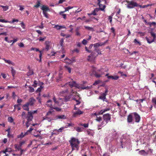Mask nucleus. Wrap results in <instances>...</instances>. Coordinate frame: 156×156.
<instances>
[{"mask_svg": "<svg viewBox=\"0 0 156 156\" xmlns=\"http://www.w3.org/2000/svg\"><path fill=\"white\" fill-rule=\"evenodd\" d=\"M120 142L122 148L126 147L127 149V150H131L132 145L129 136L126 134L123 135L120 139Z\"/></svg>", "mask_w": 156, "mask_h": 156, "instance_id": "nucleus-1", "label": "nucleus"}, {"mask_svg": "<svg viewBox=\"0 0 156 156\" xmlns=\"http://www.w3.org/2000/svg\"><path fill=\"white\" fill-rule=\"evenodd\" d=\"M72 80H73L72 79ZM62 87H65L66 88H67V89L65 90L62 91L60 92V94L61 95H63L65 93H67L68 91V88L69 87L71 88L74 87L79 89L81 88L82 89H87V87H81L80 86L79 84H77L75 81L73 80H72V82H69L66 83L64 85H62Z\"/></svg>", "mask_w": 156, "mask_h": 156, "instance_id": "nucleus-2", "label": "nucleus"}, {"mask_svg": "<svg viewBox=\"0 0 156 156\" xmlns=\"http://www.w3.org/2000/svg\"><path fill=\"white\" fill-rule=\"evenodd\" d=\"M140 119V116L136 113L134 112L129 114L127 116V121L129 123L133 124L135 122L139 123Z\"/></svg>", "mask_w": 156, "mask_h": 156, "instance_id": "nucleus-3", "label": "nucleus"}, {"mask_svg": "<svg viewBox=\"0 0 156 156\" xmlns=\"http://www.w3.org/2000/svg\"><path fill=\"white\" fill-rule=\"evenodd\" d=\"M69 142L73 151L76 150L77 151L78 150L80 142L78 139L72 137L71 140L69 141Z\"/></svg>", "mask_w": 156, "mask_h": 156, "instance_id": "nucleus-4", "label": "nucleus"}, {"mask_svg": "<svg viewBox=\"0 0 156 156\" xmlns=\"http://www.w3.org/2000/svg\"><path fill=\"white\" fill-rule=\"evenodd\" d=\"M98 56V54H96L95 52H92L90 55L88 56L87 60L88 61L94 63L95 62V58Z\"/></svg>", "mask_w": 156, "mask_h": 156, "instance_id": "nucleus-5", "label": "nucleus"}, {"mask_svg": "<svg viewBox=\"0 0 156 156\" xmlns=\"http://www.w3.org/2000/svg\"><path fill=\"white\" fill-rule=\"evenodd\" d=\"M33 118V116L31 113V112H28L27 113V115L26 117L27 121L26 123L27 128H28L30 126V124L29 122L32 120Z\"/></svg>", "mask_w": 156, "mask_h": 156, "instance_id": "nucleus-6", "label": "nucleus"}, {"mask_svg": "<svg viewBox=\"0 0 156 156\" xmlns=\"http://www.w3.org/2000/svg\"><path fill=\"white\" fill-rule=\"evenodd\" d=\"M128 4L127 5V7L129 9L134 8L135 7L139 6V5L137 3L133 1H127Z\"/></svg>", "mask_w": 156, "mask_h": 156, "instance_id": "nucleus-7", "label": "nucleus"}, {"mask_svg": "<svg viewBox=\"0 0 156 156\" xmlns=\"http://www.w3.org/2000/svg\"><path fill=\"white\" fill-rule=\"evenodd\" d=\"M76 95H77V92L72 90L70 94L68 96H66L64 98V99L66 101H67L70 100L71 97L73 96V98Z\"/></svg>", "mask_w": 156, "mask_h": 156, "instance_id": "nucleus-8", "label": "nucleus"}, {"mask_svg": "<svg viewBox=\"0 0 156 156\" xmlns=\"http://www.w3.org/2000/svg\"><path fill=\"white\" fill-rule=\"evenodd\" d=\"M108 92V88H106L105 92L101 94V96L99 97V99H101L103 101H105V100L106 99V96L107 95V93Z\"/></svg>", "mask_w": 156, "mask_h": 156, "instance_id": "nucleus-9", "label": "nucleus"}, {"mask_svg": "<svg viewBox=\"0 0 156 156\" xmlns=\"http://www.w3.org/2000/svg\"><path fill=\"white\" fill-rule=\"evenodd\" d=\"M104 121L107 123L111 119V117L110 115L108 114H106L103 115Z\"/></svg>", "mask_w": 156, "mask_h": 156, "instance_id": "nucleus-10", "label": "nucleus"}, {"mask_svg": "<svg viewBox=\"0 0 156 156\" xmlns=\"http://www.w3.org/2000/svg\"><path fill=\"white\" fill-rule=\"evenodd\" d=\"M110 109L108 108H105L103 110H102L98 112H96L94 114V115H95L96 116L100 115H102L105 112L109 111Z\"/></svg>", "mask_w": 156, "mask_h": 156, "instance_id": "nucleus-11", "label": "nucleus"}, {"mask_svg": "<svg viewBox=\"0 0 156 156\" xmlns=\"http://www.w3.org/2000/svg\"><path fill=\"white\" fill-rule=\"evenodd\" d=\"M35 101L36 100L33 97H31L29 99L28 101L26 103L28 104V105L29 106H31L34 105Z\"/></svg>", "mask_w": 156, "mask_h": 156, "instance_id": "nucleus-12", "label": "nucleus"}, {"mask_svg": "<svg viewBox=\"0 0 156 156\" xmlns=\"http://www.w3.org/2000/svg\"><path fill=\"white\" fill-rule=\"evenodd\" d=\"M80 97L78 94L77 93V95H76V96L74 97L73 98V99L75 100L76 101V104H75L76 105H79L80 103Z\"/></svg>", "mask_w": 156, "mask_h": 156, "instance_id": "nucleus-13", "label": "nucleus"}, {"mask_svg": "<svg viewBox=\"0 0 156 156\" xmlns=\"http://www.w3.org/2000/svg\"><path fill=\"white\" fill-rule=\"evenodd\" d=\"M83 112L81 111L79 109H78V110H77V111L75 112H73V116L74 117L76 116V115H80L83 114Z\"/></svg>", "mask_w": 156, "mask_h": 156, "instance_id": "nucleus-14", "label": "nucleus"}, {"mask_svg": "<svg viewBox=\"0 0 156 156\" xmlns=\"http://www.w3.org/2000/svg\"><path fill=\"white\" fill-rule=\"evenodd\" d=\"M98 71L100 73H98L97 72H94V75L96 77L99 78L104 73L103 72H102L101 70H99Z\"/></svg>", "mask_w": 156, "mask_h": 156, "instance_id": "nucleus-15", "label": "nucleus"}, {"mask_svg": "<svg viewBox=\"0 0 156 156\" xmlns=\"http://www.w3.org/2000/svg\"><path fill=\"white\" fill-rule=\"evenodd\" d=\"M52 103V101L49 100L47 101V104H46L48 107H50L51 110H52V108L53 107Z\"/></svg>", "mask_w": 156, "mask_h": 156, "instance_id": "nucleus-16", "label": "nucleus"}, {"mask_svg": "<svg viewBox=\"0 0 156 156\" xmlns=\"http://www.w3.org/2000/svg\"><path fill=\"white\" fill-rule=\"evenodd\" d=\"M41 9L43 10V12H47V11H49V9L48 8V7L45 5H43L41 8Z\"/></svg>", "mask_w": 156, "mask_h": 156, "instance_id": "nucleus-17", "label": "nucleus"}, {"mask_svg": "<svg viewBox=\"0 0 156 156\" xmlns=\"http://www.w3.org/2000/svg\"><path fill=\"white\" fill-rule=\"evenodd\" d=\"M139 154L141 155L146 156L148 154V153L144 150H142L139 152Z\"/></svg>", "mask_w": 156, "mask_h": 156, "instance_id": "nucleus-18", "label": "nucleus"}, {"mask_svg": "<svg viewBox=\"0 0 156 156\" xmlns=\"http://www.w3.org/2000/svg\"><path fill=\"white\" fill-rule=\"evenodd\" d=\"M2 59L3 60L5 61V62L9 64H11L13 66L14 65V63L10 60H6L4 58H2Z\"/></svg>", "mask_w": 156, "mask_h": 156, "instance_id": "nucleus-19", "label": "nucleus"}, {"mask_svg": "<svg viewBox=\"0 0 156 156\" xmlns=\"http://www.w3.org/2000/svg\"><path fill=\"white\" fill-rule=\"evenodd\" d=\"M34 49H36V51H39V52L40 53V54L39 55V57L40 58H41V56L42 55V54L41 51H40L38 48H31L30 50H33Z\"/></svg>", "mask_w": 156, "mask_h": 156, "instance_id": "nucleus-20", "label": "nucleus"}, {"mask_svg": "<svg viewBox=\"0 0 156 156\" xmlns=\"http://www.w3.org/2000/svg\"><path fill=\"white\" fill-rule=\"evenodd\" d=\"M66 119V117L64 115H58L56 116L55 119Z\"/></svg>", "mask_w": 156, "mask_h": 156, "instance_id": "nucleus-21", "label": "nucleus"}, {"mask_svg": "<svg viewBox=\"0 0 156 156\" xmlns=\"http://www.w3.org/2000/svg\"><path fill=\"white\" fill-rule=\"evenodd\" d=\"M29 106L28 105V104L26 103L23 105V108L24 110L27 111H29Z\"/></svg>", "mask_w": 156, "mask_h": 156, "instance_id": "nucleus-22", "label": "nucleus"}, {"mask_svg": "<svg viewBox=\"0 0 156 156\" xmlns=\"http://www.w3.org/2000/svg\"><path fill=\"white\" fill-rule=\"evenodd\" d=\"M107 124L106 122L105 123V122L103 121L100 124L98 125V129H101L102 127H103Z\"/></svg>", "mask_w": 156, "mask_h": 156, "instance_id": "nucleus-23", "label": "nucleus"}, {"mask_svg": "<svg viewBox=\"0 0 156 156\" xmlns=\"http://www.w3.org/2000/svg\"><path fill=\"white\" fill-rule=\"evenodd\" d=\"M145 39H146L147 42L149 44H151L154 42V41L153 40V39H152L150 37H146Z\"/></svg>", "mask_w": 156, "mask_h": 156, "instance_id": "nucleus-24", "label": "nucleus"}, {"mask_svg": "<svg viewBox=\"0 0 156 156\" xmlns=\"http://www.w3.org/2000/svg\"><path fill=\"white\" fill-rule=\"evenodd\" d=\"M98 5L99 7V9H98L99 10L100 9L101 11H104L105 8V5H102L101 3L100 4L98 3Z\"/></svg>", "mask_w": 156, "mask_h": 156, "instance_id": "nucleus-25", "label": "nucleus"}, {"mask_svg": "<svg viewBox=\"0 0 156 156\" xmlns=\"http://www.w3.org/2000/svg\"><path fill=\"white\" fill-rule=\"evenodd\" d=\"M45 44H46V48L45 49L47 50V51H48L50 47V42L49 41H46L45 42Z\"/></svg>", "mask_w": 156, "mask_h": 156, "instance_id": "nucleus-26", "label": "nucleus"}, {"mask_svg": "<svg viewBox=\"0 0 156 156\" xmlns=\"http://www.w3.org/2000/svg\"><path fill=\"white\" fill-rule=\"evenodd\" d=\"M93 45L94 48H98V47L101 46L102 45H103V44H102V42H99L98 43L94 44Z\"/></svg>", "mask_w": 156, "mask_h": 156, "instance_id": "nucleus-27", "label": "nucleus"}, {"mask_svg": "<svg viewBox=\"0 0 156 156\" xmlns=\"http://www.w3.org/2000/svg\"><path fill=\"white\" fill-rule=\"evenodd\" d=\"M116 149V147L115 146H111L109 148V150L111 152V153H112L114 152L115 151Z\"/></svg>", "mask_w": 156, "mask_h": 156, "instance_id": "nucleus-28", "label": "nucleus"}, {"mask_svg": "<svg viewBox=\"0 0 156 156\" xmlns=\"http://www.w3.org/2000/svg\"><path fill=\"white\" fill-rule=\"evenodd\" d=\"M108 78L109 79L112 78L113 80H117L119 79V77L118 76H108Z\"/></svg>", "mask_w": 156, "mask_h": 156, "instance_id": "nucleus-29", "label": "nucleus"}, {"mask_svg": "<svg viewBox=\"0 0 156 156\" xmlns=\"http://www.w3.org/2000/svg\"><path fill=\"white\" fill-rule=\"evenodd\" d=\"M150 34L151 36L153 37V40L154 42H156V35L153 32H151Z\"/></svg>", "mask_w": 156, "mask_h": 156, "instance_id": "nucleus-30", "label": "nucleus"}, {"mask_svg": "<svg viewBox=\"0 0 156 156\" xmlns=\"http://www.w3.org/2000/svg\"><path fill=\"white\" fill-rule=\"evenodd\" d=\"M73 8V7H71V6H68L67 7L65 8V10L64 11H62L60 12L59 13L60 14H61L62 13H63L65 12H66L67 11H68L69 9H72Z\"/></svg>", "mask_w": 156, "mask_h": 156, "instance_id": "nucleus-31", "label": "nucleus"}, {"mask_svg": "<svg viewBox=\"0 0 156 156\" xmlns=\"http://www.w3.org/2000/svg\"><path fill=\"white\" fill-rule=\"evenodd\" d=\"M99 11V9L98 8H96L94 9L93 11L91 14H89L88 15H96V12H97Z\"/></svg>", "mask_w": 156, "mask_h": 156, "instance_id": "nucleus-32", "label": "nucleus"}, {"mask_svg": "<svg viewBox=\"0 0 156 156\" xmlns=\"http://www.w3.org/2000/svg\"><path fill=\"white\" fill-rule=\"evenodd\" d=\"M84 27L85 29L87 30L91 31H94V29L93 27L87 26H84Z\"/></svg>", "mask_w": 156, "mask_h": 156, "instance_id": "nucleus-33", "label": "nucleus"}, {"mask_svg": "<svg viewBox=\"0 0 156 156\" xmlns=\"http://www.w3.org/2000/svg\"><path fill=\"white\" fill-rule=\"evenodd\" d=\"M34 73V72L32 70L29 69L28 72L27 73V76H29L33 75Z\"/></svg>", "mask_w": 156, "mask_h": 156, "instance_id": "nucleus-34", "label": "nucleus"}, {"mask_svg": "<svg viewBox=\"0 0 156 156\" xmlns=\"http://www.w3.org/2000/svg\"><path fill=\"white\" fill-rule=\"evenodd\" d=\"M66 128V127H62L59 128V129H54V131H56L58 133L62 132V131L65 128Z\"/></svg>", "mask_w": 156, "mask_h": 156, "instance_id": "nucleus-35", "label": "nucleus"}, {"mask_svg": "<svg viewBox=\"0 0 156 156\" xmlns=\"http://www.w3.org/2000/svg\"><path fill=\"white\" fill-rule=\"evenodd\" d=\"M65 60H68L69 61L68 62H67L69 63H73V62H75V59H73V58H72V59H69V58H66L65 59Z\"/></svg>", "mask_w": 156, "mask_h": 156, "instance_id": "nucleus-36", "label": "nucleus"}, {"mask_svg": "<svg viewBox=\"0 0 156 156\" xmlns=\"http://www.w3.org/2000/svg\"><path fill=\"white\" fill-rule=\"evenodd\" d=\"M11 71L12 73V76L14 77L16 74V70L13 69V67H11Z\"/></svg>", "mask_w": 156, "mask_h": 156, "instance_id": "nucleus-37", "label": "nucleus"}, {"mask_svg": "<svg viewBox=\"0 0 156 156\" xmlns=\"http://www.w3.org/2000/svg\"><path fill=\"white\" fill-rule=\"evenodd\" d=\"M94 51H96L97 53V54H98V55H101V51L98 48H94Z\"/></svg>", "mask_w": 156, "mask_h": 156, "instance_id": "nucleus-38", "label": "nucleus"}, {"mask_svg": "<svg viewBox=\"0 0 156 156\" xmlns=\"http://www.w3.org/2000/svg\"><path fill=\"white\" fill-rule=\"evenodd\" d=\"M65 68L66 69V71H67L69 73H71V69L70 67L67 66H65Z\"/></svg>", "mask_w": 156, "mask_h": 156, "instance_id": "nucleus-39", "label": "nucleus"}, {"mask_svg": "<svg viewBox=\"0 0 156 156\" xmlns=\"http://www.w3.org/2000/svg\"><path fill=\"white\" fill-rule=\"evenodd\" d=\"M62 77V74L61 73H60L58 75V77L56 79L57 81L59 82L60 80V79Z\"/></svg>", "mask_w": 156, "mask_h": 156, "instance_id": "nucleus-40", "label": "nucleus"}, {"mask_svg": "<svg viewBox=\"0 0 156 156\" xmlns=\"http://www.w3.org/2000/svg\"><path fill=\"white\" fill-rule=\"evenodd\" d=\"M18 40V38H16L14 39L13 40H10L9 41V43H11L12 42L13 43H14L17 41Z\"/></svg>", "mask_w": 156, "mask_h": 156, "instance_id": "nucleus-41", "label": "nucleus"}, {"mask_svg": "<svg viewBox=\"0 0 156 156\" xmlns=\"http://www.w3.org/2000/svg\"><path fill=\"white\" fill-rule=\"evenodd\" d=\"M55 119H54L52 118H51L50 117H48V116H47L46 117V120H47V121L48 122H51L52 120H55Z\"/></svg>", "mask_w": 156, "mask_h": 156, "instance_id": "nucleus-42", "label": "nucleus"}, {"mask_svg": "<svg viewBox=\"0 0 156 156\" xmlns=\"http://www.w3.org/2000/svg\"><path fill=\"white\" fill-rule=\"evenodd\" d=\"M98 4L100 3H104L105 4H106V0H98Z\"/></svg>", "mask_w": 156, "mask_h": 156, "instance_id": "nucleus-43", "label": "nucleus"}, {"mask_svg": "<svg viewBox=\"0 0 156 156\" xmlns=\"http://www.w3.org/2000/svg\"><path fill=\"white\" fill-rule=\"evenodd\" d=\"M8 121L10 123L12 122L13 121V119L11 117H9L8 119Z\"/></svg>", "mask_w": 156, "mask_h": 156, "instance_id": "nucleus-44", "label": "nucleus"}, {"mask_svg": "<svg viewBox=\"0 0 156 156\" xmlns=\"http://www.w3.org/2000/svg\"><path fill=\"white\" fill-rule=\"evenodd\" d=\"M76 130L78 132H81L83 131V129L80 127H77L76 129Z\"/></svg>", "mask_w": 156, "mask_h": 156, "instance_id": "nucleus-45", "label": "nucleus"}, {"mask_svg": "<svg viewBox=\"0 0 156 156\" xmlns=\"http://www.w3.org/2000/svg\"><path fill=\"white\" fill-rule=\"evenodd\" d=\"M1 7L3 8V10L5 11L7 10L9 8L8 6H3L2 5H1Z\"/></svg>", "mask_w": 156, "mask_h": 156, "instance_id": "nucleus-46", "label": "nucleus"}, {"mask_svg": "<svg viewBox=\"0 0 156 156\" xmlns=\"http://www.w3.org/2000/svg\"><path fill=\"white\" fill-rule=\"evenodd\" d=\"M148 25H149L150 26L153 25L154 26H155L156 25V23L155 22H148Z\"/></svg>", "mask_w": 156, "mask_h": 156, "instance_id": "nucleus-47", "label": "nucleus"}, {"mask_svg": "<svg viewBox=\"0 0 156 156\" xmlns=\"http://www.w3.org/2000/svg\"><path fill=\"white\" fill-rule=\"evenodd\" d=\"M53 109H55L57 111H60L61 110V109L58 107H56L55 106V107H53L52 108V110Z\"/></svg>", "mask_w": 156, "mask_h": 156, "instance_id": "nucleus-48", "label": "nucleus"}, {"mask_svg": "<svg viewBox=\"0 0 156 156\" xmlns=\"http://www.w3.org/2000/svg\"><path fill=\"white\" fill-rule=\"evenodd\" d=\"M43 87L42 86H41L40 87L38 88L37 89V90L36 91V92H40L41 91V89H43Z\"/></svg>", "mask_w": 156, "mask_h": 156, "instance_id": "nucleus-49", "label": "nucleus"}, {"mask_svg": "<svg viewBox=\"0 0 156 156\" xmlns=\"http://www.w3.org/2000/svg\"><path fill=\"white\" fill-rule=\"evenodd\" d=\"M15 148L18 150L21 149V146H20L18 145H17L16 144L15 145Z\"/></svg>", "mask_w": 156, "mask_h": 156, "instance_id": "nucleus-50", "label": "nucleus"}, {"mask_svg": "<svg viewBox=\"0 0 156 156\" xmlns=\"http://www.w3.org/2000/svg\"><path fill=\"white\" fill-rule=\"evenodd\" d=\"M134 42L135 43L138 44L139 45H140L141 44V43L140 41H138L136 39L134 40Z\"/></svg>", "mask_w": 156, "mask_h": 156, "instance_id": "nucleus-51", "label": "nucleus"}, {"mask_svg": "<svg viewBox=\"0 0 156 156\" xmlns=\"http://www.w3.org/2000/svg\"><path fill=\"white\" fill-rule=\"evenodd\" d=\"M40 5V3L39 1H38L37 2V3L36 5L34 6V7L36 8H38L39 7Z\"/></svg>", "mask_w": 156, "mask_h": 156, "instance_id": "nucleus-52", "label": "nucleus"}, {"mask_svg": "<svg viewBox=\"0 0 156 156\" xmlns=\"http://www.w3.org/2000/svg\"><path fill=\"white\" fill-rule=\"evenodd\" d=\"M97 118L96 119V120L98 122H100L102 120V118L101 117H98V116H96Z\"/></svg>", "mask_w": 156, "mask_h": 156, "instance_id": "nucleus-53", "label": "nucleus"}, {"mask_svg": "<svg viewBox=\"0 0 156 156\" xmlns=\"http://www.w3.org/2000/svg\"><path fill=\"white\" fill-rule=\"evenodd\" d=\"M19 21V20L17 19H13L12 21H9V23H14V22H18Z\"/></svg>", "mask_w": 156, "mask_h": 156, "instance_id": "nucleus-54", "label": "nucleus"}, {"mask_svg": "<svg viewBox=\"0 0 156 156\" xmlns=\"http://www.w3.org/2000/svg\"><path fill=\"white\" fill-rule=\"evenodd\" d=\"M9 21H8L7 20H5L4 19H0V22H1L2 23H9Z\"/></svg>", "mask_w": 156, "mask_h": 156, "instance_id": "nucleus-55", "label": "nucleus"}, {"mask_svg": "<svg viewBox=\"0 0 156 156\" xmlns=\"http://www.w3.org/2000/svg\"><path fill=\"white\" fill-rule=\"evenodd\" d=\"M29 91L30 92H33L34 91V89L33 88L31 87H29Z\"/></svg>", "mask_w": 156, "mask_h": 156, "instance_id": "nucleus-56", "label": "nucleus"}, {"mask_svg": "<svg viewBox=\"0 0 156 156\" xmlns=\"http://www.w3.org/2000/svg\"><path fill=\"white\" fill-rule=\"evenodd\" d=\"M52 112L51 111H49L47 113L46 116H49L52 115Z\"/></svg>", "mask_w": 156, "mask_h": 156, "instance_id": "nucleus-57", "label": "nucleus"}, {"mask_svg": "<svg viewBox=\"0 0 156 156\" xmlns=\"http://www.w3.org/2000/svg\"><path fill=\"white\" fill-rule=\"evenodd\" d=\"M64 42V39L62 38L59 41V43L60 44V45L62 47H63V44Z\"/></svg>", "mask_w": 156, "mask_h": 156, "instance_id": "nucleus-58", "label": "nucleus"}, {"mask_svg": "<svg viewBox=\"0 0 156 156\" xmlns=\"http://www.w3.org/2000/svg\"><path fill=\"white\" fill-rule=\"evenodd\" d=\"M24 136L25 135H24V134H23V133L22 132L20 135H19L18 136V138H23Z\"/></svg>", "mask_w": 156, "mask_h": 156, "instance_id": "nucleus-59", "label": "nucleus"}, {"mask_svg": "<svg viewBox=\"0 0 156 156\" xmlns=\"http://www.w3.org/2000/svg\"><path fill=\"white\" fill-rule=\"evenodd\" d=\"M20 25L21 27L23 29H25V24L23 22H22L20 23Z\"/></svg>", "mask_w": 156, "mask_h": 156, "instance_id": "nucleus-60", "label": "nucleus"}, {"mask_svg": "<svg viewBox=\"0 0 156 156\" xmlns=\"http://www.w3.org/2000/svg\"><path fill=\"white\" fill-rule=\"evenodd\" d=\"M46 38V37H44L43 38L41 37H40L39 39V40L40 41H43Z\"/></svg>", "mask_w": 156, "mask_h": 156, "instance_id": "nucleus-61", "label": "nucleus"}, {"mask_svg": "<svg viewBox=\"0 0 156 156\" xmlns=\"http://www.w3.org/2000/svg\"><path fill=\"white\" fill-rule=\"evenodd\" d=\"M43 15H44V16L45 17H46V18H48V14L46 12H43Z\"/></svg>", "mask_w": 156, "mask_h": 156, "instance_id": "nucleus-62", "label": "nucleus"}, {"mask_svg": "<svg viewBox=\"0 0 156 156\" xmlns=\"http://www.w3.org/2000/svg\"><path fill=\"white\" fill-rule=\"evenodd\" d=\"M55 53H56L55 52H51V54H48V55L50 56H54Z\"/></svg>", "mask_w": 156, "mask_h": 156, "instance_id": "nucleus-63", "label": "nucleus"}, {"mask_svg": "<svg viewBox=\"0 0 156 156\" xmlns=\"http://www.w3.org/2000/svg\"><path fill=\"white\" fill-rule=\"evenodd\" d=\"M152 102L156 105V98H153L152 99Z\"/></svg>", "mask_w": 156, "mask_h": 156, "instance_id": "nucleus-64", "label": "nucleus"}]
</instances>
